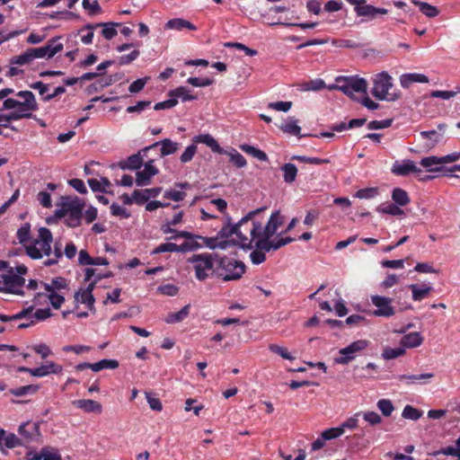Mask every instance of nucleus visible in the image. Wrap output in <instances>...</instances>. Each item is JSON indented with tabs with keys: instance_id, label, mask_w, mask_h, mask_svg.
Returning <instances> with one entry per match:
<instances>
[{
	"instance_id": "nucleus-1",
	"label": "nucleus",
	"mask_w": 460,
	"mask_h": 460,
	"mask_svg": "<svg viewBox=\"0 0 460 460\" xmlns=\"http://www.w3.org/2000/svg\"><path fill=\"white\" fill-rule=\"evenodd\" d=\"M17 97L23 99L22 102L13 98H6L3 102L2 111L13 110L8 114H0V122L10 123L12 120L22 119H31L32 111L38 110V103L35 96L31 91H20L16 93Z\"/></svg>"
},
{
	"instance_id": "nucleus-2",
	"label": "nucleus",
	"mask_w": 460,
	"mask_h": 460,
	"mask_svg": "<svg viewBox=\"0 0 460 460\" xmlns=\"http://www.w3.org/2000/svg\"><path fill=\"white\" fill-rule=\"evenodd\" d=\"M265 210V208L250 211L236 225L237 244L243 250H251L261 235V223L253 220L254 216Z\"/></svg>"
},
{
	"instance_id": "nucleus-3",
	"label": "nucleus",
	"mask_w": 460,
	"mask_h": 460,
	"mask_svg": "<svg viewBox=\"0 0 460 460\" xmlns=\"http://www.w3.org/2000/svg\"><path fill=\"white\" fill-rule=\"evenodd\" d=\"M217 260V253L203 252L193 254L188 261L193 266L195 278L199 281H205L208 278L216 277Z\"/></svg>"
},
{
	"instance_id": "nucleus-4",
	"label": "nucleus",
	"mask_w": 460,
	"mask_h": 460,
	"mask_svg": "<svg viewBox=\"0 0 460 460\" xmlns=\"http://www.w3.org/2000/svg\"><path fill=\"white\" fill-rule=\"evenodd\" d=\"M84 202L78 197H62L61 208L56 211L58 217H66V224L72 228L81 225Z\"/></svg>"
},
{
	"instance_id": "nucleus-5",
	"label": "nucleus",
	"mask_w": 460,
	"mask_h": 460,
	"mask_svg": "<svg viewBox=\"0 0 460 460\" xmlns=\"http://www.w3.org/2000/svg\"><path fill=\"white\" fill-rule=\"evenodd\" d=\"M245 270L246 266L242 261L218 254L216 278L224 282L239 280Z\"/></svg>"
},
{
	"instance_id": "nucleus-6",
	"label": "nucleus",
	"mask_w": 460,
	"mask_h": 460,
	"mask_svg": "<svg viewBox=\"0 0 460 460\" xmlns=\"http://www.w3.org/2000/svg\"><path fill=\"white\" fill-rule=\"evenodd\" d=\"M52 241L50 230L47 227H40L39 229V239L35 240L33 244L25 247L27 255L33 260L41 259L43 254L49 256Z\"/></svg>"
},
{
	"instance_id": "nucleus-7",
	"label": "nucleus",
	"mask_w": 460,
	"mask_h": 460,
	"mask_svg": "<svg viewBox=\"0 0 460 460\" xmlns=\"http://www.w3.org/2000/svg\"><path fill=\"white\" fill-rule=\"evenodd\" d=\"M336 83L330 89L339 90L353 100L354 93H367V83L364 78L340 76L336 79Z\"/></svg>"
},
{
	"instance_id": "nucleus-8",
	"label": "nucleus",
	"mask_w": 460,
	"mask_h": 460,
	"mask_svg": "<svg viewBox=\"0 0 460 460\" xmlns=\"http://www.w3.org/2000/svg\"><path fill=\"white\" fill-rule=\"evenodd\" d=\"M25 285V279L18 276L13 267L6 272L0 273V291L8 294L22 296V287Z\"/></svg>"
},
{
	"instance_id": "nucleus-9",
	"label": "nucleus",
	"mask_w": 460,
	"mask_h": 460,
	"mask_svg": "<svg viewBox=\"0 0 460 460\" xmlns=\"http://www.w3.org/2000/svg\"><path fill=\"white\" fill-rule=\"evenodd\" d=\"M369 343V341L367 340H358L351 342L347 347L339 350L341 357L335 358V363L341 365L349 364L358 353L365 350L368 347Z\"/></svg>"
},
{
	"instance_id": "nucleus-10",
	"label": "nucleus",
	"mask_w": 460,
	"mask_h": 460,
	"mask_svg": "<svg viewBox=\"0 0 460 460\" xmlns=\"http://www.w3.org/2000/svg\"><path fill=\"white\" fill-rule=\"evenodd\" d=\"M374 86L372 94L378 100H394L388 98V91L392 88V77L386 73L382 72L375 75L373 78Z\"/></svg>"
},
{
	"instance_id": "nucleus-11",
	"label": "nucleus",
	"mask_w": 460,
	"mask_h": 460,
	"mask_svg": "<svg viewBox=\"0 0 460 460\" xmlns=\"http://www.w3.org/2000/svg\"><path fill=\"white\" fill-rule=\"evenodd\" d=\"M371 302L376 307L373 312L375 316L388 318L395 314V308L392 305V298L375 295L371 296Z\"/></svg>"
},
{
	"instance_id": "nucleus-12",
	"label": "nucleus",
	"mask_w": 460,
	"mask_h": 460,
	"mask_svg": "<svg viewBox=\"0 0 460 460\" xmlns=\"http://www.w3.org/2000/svg\"><path fill=\"white\" fill-rule=\"evenodd\" d=\"M272 237L261 236L255 243V248L259 250H264L265 252L277 251L282 246H285L295 241L293 237H278L271 239Z\"/></svg>"
},
{
	"instance_id": "nucleus-13",
	"label": "nucleus",
	"mask_w": 460,
	"mask_h": 460,
	"mask_svg": "<svg viewBox=\"0 0 460 460\" xmlns=\"http://www.w3.org/2000/svg\"><path fill=\"white\" fill-rule=\"evenodd\" d=\"M18 433L23 445L37 441L40 437L39 424L28 421L19 427Z\"/></svg>"
},
{
	"instance_id": "nucleus-14",
	"label": "nucleus",
	"mask_w": 460,
	"mask_h": 460,
	"mask_svg": "<svg viewBox=\"0 0 460 460\" xmlns=\"http://www.w3.org/2000/svg\"><path fill=\"white\" fill-rule=\"evenodd\" d=\"M285 221V217L281 215L279 210L273 212L266 226L264 227L261 226V235L266 237H273V235L277 233L279 227H280Z\"/></svg>"
},
{
	"instance_id": "nucleus-15",
	"label": "nucleus",
	"mask_w": 460,
	"mask_h": 460,
	"mask_svg": "<svg viewBox=\"0 0 460 460\" xmlns=\"http://www.w3.org/2000/svg\"><path fill=\"white\" fill-rule=\"evenodd\" d=\"M159 146H161L160 155L162 157L167 156L169 155H172L180 148L179 143L172 142L169 138H164L161 141L155 142L148 146L144 147L142 149V152L145 155L146 153L149 152L150 150L157 148Z\"/></svg>"
},
{
	"instance_id": "nucleus-16",
	"label": "nucleus",
	"mask_w": 460,
	"mask_h": 460,
	"mask_svg": "<svg viewBox=\"0 0 460 460\" xmlns=\"http://www.w3.org/2000/svg\"><path fill=\"white\" fill-rule=\"evenodd\" d=\"M27 460H62L61 456L56 448L44 447L39 453L28 452L26 454Z\"/></svg>"
},
{
	"instance_id": "nucleus-17",
	"label": "nucleus",
	"mask_w": 460,
	"mask_h": 460,
	"mask_svg": "<svg viewBox=\"0 0 460 460\" xmlns=\"http://www.w3.org/2000/svg\"><path fill=\"white\" fill-rule=\"evenodd\" d=\"M154 160H149L142 171L137 172L136 183L137 186H145L150 182L151 177L158 173V169L153 165Z\"/></svg>"
},
{
	"instance_id": "nucleus-18",
	"label": "nucleus",
	"mask_w": 460,
	"mask_h": 460,
	"mask_svg": "<svg viewBox=\"0 0 460 460\" xmlns=\"http://www.w3.org/2000/svg\"><path fill=\"white\" fill-rule=\"evenodd\" d=\"M392 172L395 175L406 176L410 173L420 172V169H419L411 160H404L402 163L396 161L393 164Z\"/></svg>"
},
{
	"instance_id": "nucleus-19",
	"label": "nucleus",
	"mask_w": 460,
	"mask_h": 460,
	"mask_svg": "<svg viewBox=\"0 0 460 460\" xmlns=\"http://www.w3.org/2000/svg\"><path fill=\"white\" fill-rule=\"evenodd\" d=\"M146 154L147 153L144 155L141 149L138 153L131 155L126 160L120 161L119 166L122 170H137L142 166L144 157L146 156Z\"/></svg>"
},
{
	"instance_id": "nucleus-20",
	"label": "nucleus",
	"mask_w": 460,
	"mask_h": 460,
	"mask_svg": "<svg viewBox=\"0 0 460 460\" xmlns=\"http://www.w3.org/2000/svg\"><path fill=\"white\" fill-rule=\"evenodd\" d=\"M354 10L358 16H366L369 19L376 18L377 14H386L388 13V10L385 8L375 7L366 3L359 6H355Z\"/></svg>"
},
{
	"instance_id": "nucleus-21",
	"label": "nucleus",
	"mask_w": 460,
	"mask_h": 460,
	"mask_svg": "<svg viewBox=\"0 0 460 460\" xmlns=\"http://www.w3.org/2000/svg\"><path fill=\"white\" fill-rule=\"evenodd\" d=\"M73 404L78 408L83 410L88 413H97L100 414L102 411V406L100 402L91 400V399H81L73 402Z\"/></svg>"
},
{
	"instance_id": "nucleus-22",
	"label": "nucleus",
	"mask_w": 460,
	"mask_h": 460,
	"mask_svg": "<svg viewBox=\"0 0 460 460\" xmlns=\"http://www.w3.org/2000/svg\"><path fill=\"white\" fill-rule=\"evenodd\" d=\"M62 370V366L53 361H49L47 362L46 365H42L39 367L33 368L32 376L37 377H43L49 374H60Z\"/></svg>"
},
{
	"instance_id": "nucleus-23",
	"label": "nucleus",
	"mask_w": 460,
	"mask_h": 460,
	"mask_svg": "<svg viewBox=\"0 0 460 460\" xmlns=\"http://www.w3.org/2000/svg\"><path fill=\"white\" fill-rule=\"evenodd\" d=\"M298 119L295 117H288L284 123L279 126V128L284 132L299 138L306 137L307 135H301V128L297 125Z\"/></svg>"
},
{
	"instance_id": "nucleus-24",
	"label": "nucleus",
	"mask_w": 460,
	"mask_h": 460,
	"mask_svg": "<svg viewBox=\"0 0 460 460\" xmlns=\"http://www.w3.org/2000/svg\"><path fill=\"white\" fill-rule=\"evenodd\" d=\"M195 143H202L207 145L208 147L211 148V150L214 153L217 154H226V151L224 150L217 143V141L210 135L205 134V135H199L194 137Z\"/></svg>"
},
{
	"instance_id": "nucleus-25",
	"label": "nucleus",
	"mask_w": 460,
	"mask_h": 460,
	"mask_svg": "<svg viewBox=\"0 0 460 460\" xmlns=\"http://www.w3.org/2000/svg\"><path fill=\"white\" fill-rule=\"evenodd\" d=\"M165 29L168 30H175V31H182L184 29H188L190 31H196L197 27L191 23L190 22L181 19V18H175L169 20L165 25Z\"/></svg>"
},
{
	"instance_id": "nucleus-26",
	"label": "nucleus",
	"mask_w": 460,
	"mask_h": 460,
	"mask_svg": "<svg viewBox=\"0 0 460 460\" xmlns=\"http://www.w3.org/2000/svg\"><path fill=\"white\" fill-rule=\"evenodd\" d=\"M400 82L403 88H408L412 83L427 84L429 83V78L423 74L411 73L402 75Z\"/></svg>"
},
{
	"instance_id": "nucleus-27",
	"label": "nucleus",
	"mask_w": 460,
	"mask_h": 460,
	"mask_svg": "<svg viewBox=\"0 0 460 460\" xmlns=\"http://www.w3.org/2000/svg\"><path fill=\"white\" fill-rule=\"evenodd\" d=\"M190 249V245L187 243H183L181 245H178L173 243H165L158 245L155 250L154 253H162V252H186Z\"/></svg>"
},
{
	"instance_id": "nucleus-28",
	"label": "nucleus",
	"mask_w": 460,
	"mask_h": 460,
	"mask_svg": "<svg viewBox=\"0 0 460 460\" xmlns=\"http://www.w3.org/2000/svg\"><path fill=\"white\" fill-rule=\"evenodd\" d=\"M423 338L418 332H410L401 340V344L406 348H416L422 344Z\"/></svg>"
},
{
	"instance_id": "nucleus-29",
	"label": "nucleus",
	"mask_w": 460,
	"mask_h": 460,
	"mask_svg": "<svg viewBox=\"0 0 460 460\" xmlns=\"http://www.w3.org/2000/svg\"><path fill=\"white\" fill-rule=\"evenodd\" d=\"M411 3L418 6L420 11L427 17L429 18H434L438 15L439 10L434 6L429 4L426 2H421L419 0H411Z\"/></svg>"
},
{
	"instance_id": "nucleus-30",
	"label": "nucleus",
	"mask_w": 460,
	"mask_h": 460,
	"mask_svg": "<svg viewBox=\"0 0 460 460\" xmlns=\"http://www.w3.org/2000/svg\"><path fill=\"white\" fill-rule=\"evenodd\" d=\"M434 377L433 373H424L420 375H400L398 376V379L402 380H409L407 384H414V383H420V384H426L428 383V380Z\"/></svg>"
},
{
	"instance_id": "nucleus-31",
	"label": "nucleus",
	"mask_w": 460,
	"mask_h": 460,
	"mask_svg": "<svg viewBox=\"0 0 460 460\" xmlns=\"http://www.w3.org/2000/svg\"><path fill=\"white\" fill-rule=\"evenodd\" d=\"M168 95L176 100L180 98L182 102L194 101L197 99V96L190 93V90L185 86H179L174 90H171Z\"/></svg>"
},
{
	"instance_id": "nucleus-32",
	"label": "nucleus",
	"mask_w": 460,
	"mask_h": 460,
	"mask_svg": "<svg viewBox=\"0 0 460 460\" xmlns=\"http://www.w3.org/2000/svg\"><path fill=\"white\" fill-rule=\"evenodd\" d=\"M420 164L423 167L428 168L429 172H440L442 170V167H434V166L439 165V164H444L442 162L441 157L432 155V156H428V157L422 158L420 160Z\"/></svg>"
},
{
	"instance_id": "nucleus-33",
	"label": "nucleus",
	"mask_w": 460,
	"mask_h": 460,
	"mask_svg": "<svg viewBox=\"0 0 460 460\" xmlns=\"http://www.w3.org/2000/svg\"><path fill=\"white\" fill-rule=\"evenodd\" d=\"M409 288L412 292V299L414 301H421L426 298L432 290V288L429 286H424L423 288H420L416 284H411L409 286Z\"/></svg>"
},
{
	"instance_id": "nucleus-34",
	"label": "nucleus",
	"mask_w": 460,
	"mask_h": 460,
	"mask_svg": "<svg viewBox=\"0 0 460 460\" xmlns=\"http://www.w3.org/2000/svg\"><path fill=\"white\" fill-rule=\"evenodd\" d=\"M61 36H57L49 40H48L47 44L44 46L47 49L49 58H53L56 54L62 51L64 49L63 43L59 42Z\"/></svg>"
},
{
	"instance_id": "nucleus-35",
	"label": "nucleus",
	"mask_w": 460,
	"mask_h": 460,
	"mask_svg": "<svg viewBox=\"0 0 460 460\" xmlns=\"http://www.w3.org/2000/svg\"><path fill=\"white\" fill-rule=\"evenodd\" d=\"M190 314V305L183 306L179 312L169 313L165 318L167 323H175L183 321Z\"/></svg>"
},
{
	"instance_id": "nucleus-36",
	"label": "nucleus",
	"mask_w": 460,
	"mask_h": 460,
	"mask_svg": "<svg viewBox=\"0 0 460 460\" xmlns=\"http://www.w3.org/2000/svg\"><path fill=\"white\" fill-rule=\"evenodd\" d=\"M75 298L76 302H81L87 305L90 310L94 309V296L93 294H90L89 291L80 290L75 293Z\"/></svg>"
},
{
	"instance_id": "nucleus-37",
	"label": "nucleus",
	"mask_w": 460,
	"mask_h": 460,
	"mask_svg": "<svg viewBox=\"0 0 460 460\" xmlns=\"http://www.w3.org/2000/svg\"><path fill=\"white\" fill-rule=\"evenodd\" d=\"M392 199L396 205L401 207H404L410 203L408 193L401 188H394L393 190Z\"/></svg>"
},
{
	"instance_id": "nucleus-38",
	"label": "nucleus",
	"mask_w": 460,
	"mask_h": 460,
	"mask_svg": "<svg viewBox=\"0 0 460 460\" xmlns=\"http://www.w3.org/2000/svg\"><path fill=\"white\" fill-rule=\"evenodd\" d=\"M283 172V179L286 183H292L295 181L297 175V168L295 164L288 163L281 166Z\"/></svg>"
},
{
	"instance_id": "nucleus-39",
	"label": "nucleus",
	"mask_w": 460,
	"mask_h": 460,
	"mask_svg": "<svg viewBox=\"0 0 460 460\" xmlns=\"http://www.w3.org/2000/svg\"><path fill=\"white\" fill-rule=\"evenodd\" d=\"M239 147L244 153L257 158L260 161L264 162V161L268 160V155H266L265 152H263L252 146H250L248 144H243V145H240Z\"/></svg>"
},
{
	"instance_id": "nucleus-40",
	"label": "nucleus",
	"mask_w": 460,
	"mask_h": 460,
	"mask_svg": "<svg viewBox=\"0 0 460 460\" xmlns=\"http://www.w3.org/2000/svg\"><path fill=\"white\" fill-rule=\"evenodd\" d=\"M229 158L230 162L234 164L237 168H243L246 166L247 162L246 159L243 155H241L239 152H237L234 148H231L229 152L226 151V154Z\"/></svg>"
},
{
	"instance_id": "nucleus-41",
	"label": "nucleus",
	"mask_w": 460,
	"mask_h": 460,
	"mask_svg": "<svg viewBox=\"0 0 460 460\" xmlns=\"http://www.w3.org/2000/svg\"><path fill=\"white\" fill-rule=\"evenodd\" d=\"M420 136L423 139H429L430 141V143L427 145V146L429 148H432L438 145L442 138V134H438L436 130L421 131Z\"/></svg>"
},
{
	"instance_id": "nucleus-42",
	"label": "nucleus",
	"mask_w": 460,
	"mask_h": 460,
	"mask_svg": "<svg viewBox=\"0 0 460 460\" xmlns=\"http://www.w3.org/2000/svg\"><path fill=\"white\" fill-rule=\"evenodd\" d=\"M38 390H39L38 385H23V386H20L17 388L10 389L9 393L15 396L20 397V396H23V395L30 394H35Z\"/></svg>"
},
{
	"instance_id": "nucleus-43",
	"label": "nucleus",
	"mask_w": 460,
	"mask_h": 460,
	"mask_svg": "<svg viewBox=\"0 0 460 460\" xmlns=\"http://www.w3.org/2000/svg\"><path fill=\"white\" fill-rule=\"evenodd\" d=\"M31 62H32V58H31L29 49H27L24 53H22L19 56L12 57L9 59V63L12 66H13V65L24 66V65H29Z\"/></svg>"
},
{
	"instance_id": "nucleus-44",
	"label": "nucleus",
	"mask_w": 460,
	"mask_h": 460,
	"mask_svg": "<svg viewBox=\"0 0 460 460\" xmlns=\"http://www.w3.org/2000/svg\"><path fill=\"white\" fill-rule=\"evenodd\" d=\"M376 406L385 417H389L394 411L393 402L389 399H381L377 402Z\"/></svg>"
},
{
	"instance_id": "nucleus-45",
	"label": "nucleus",
	"mask_w": 460,
	"mask_h": 460,
	"mask_svg": "<svg viewBox=\"0 0 460 460\" xmlns=\"http://www.w3.org/2000/svg\"><path fill=\"white\" fill-rule=\"evenodd\" d=\"M360 415H362L365 421H367V423H369L372 426L377 425V424L381 423V421H382L381 416L378 413H376V411H365V412L358 411L356 413V416H360Z\"/></svg>"
},
{
	"instance_id": "nucleus-46",
	"label": "nucleus",
	"mask_w": 460,
	"mask_h": 460,
	"mask_svg": "<svg viewBox=\"0 0 460 460\" xmlns=\"http://www.w3.org/2000/svg\"><path fill=\"white\" fill-rule=\"evenodd\" d=\"M119 25L120 23L118 22H105L102 31V35L106 40L113 39L118 34L116 27Z\"/></svg>"
},
{
	"instance_id": "nucleus-47",
	"label": "nucleus",
	"mask_w": 460,
	"mask_h": 460,
	"mask_svg": "<svg viewBox=\"0 0 460 460\" xmlns=\"http://www.w3.org/2000/svg\"><path fill=\"white\" fill-rule=\"evenodd\" d=\"M402 416L404 419L417 420L422 416V411L411 405H406L402 410Z\"/></svg>"
},
{
	"instance_id": "nucleus-48",
	"label": "nucleus",
	"mask_w": 460,
	"mask_h": 460,
	"mask_svg": "<svg viewBox=\"0 0 460 460\" xmlns=\"http://www.w3.org/2000/svg\"><path fill=\"white\" fill-rule=\"evenodd\" d=\"M293 160H296L301 163H306L310 164H326L330 163L329 159L318 158V157H308L304 155H295L292 157Z\"/></svg>"
},
{
	"instance_id": "nucleus-49",
	"label": "nucleus",
	"mask_w": 460,
	"mask_h": 460,
	"mask_svg": "<svg viewBox=\"0 0 460 460\" xmlns=\"http://www.w3.org/2000/svg\"><path fill=\"white\" fill-rule=\"evenodd\" d=\"M16 235L20 243H25L28 242L31 236V225L29 223L23 224L18 229Z\"/></svg>"
},
{
	"instance_id": "nucleus-50",
	"label": "nucleus",
	"mask_w": 460,
	"mask_h": 460,
	"mask_svg": "<svg viewBox=\"0 0 460 460\" xmlns=\"http://www.w3.org/2000/svg\"><path fill=\"white\" fill-rule=\"evenodd\" d=\"M377 210L383 214L392 216H401L403 214V210L400 208L395 203H389L382 208H378Z\"/></svg>"
},
{
	"instance_id": "nucleus-51",
	"label": "nucleus",
	"mask_w": 460,
	"mask_h": 460,
	"mask_svg": "<svg viewBox=\"0 0 460 460\" xmlns=\"http://www.w3.org/2000/svg\"><path fill=\"white\" fill-rule=\"evenodd\" d=\"M269 349L272 353L278 354L285 359L293 360L295 358L285 347H281L277 344H270Z\"/></svg>"
},
{
	"instance_id": "nucleus-52",
	"label": "nucleus",
	"mask_w": 460,
	"mask_h": 460,
	"mask_svg": "<svg viewBox=\"0 0 460 460\" xmlns=\"http://www.w3.org/2000/svg\"><path fill=\"white\" fill-rule=\"evenodd\" d=\"M63 256L62 252V244L61 243H56L54 245V258H49L46 260L43 264L44 266H51L54 264H57L58 261V259H60Z\"/></svg>"
},
{
	"instance_id": "nucleus-53",
	"label": "nucleus",
	"mask_w": 460,
	"mask_h": 460,
	"mask_svg": "<svg viewBox=\"0 0 460 460\" xmlns=\"http://www.w3.org/2000/svg\"><path fill=\"white\" fill-rule=\"evenodd\" d=\"M118 79L117 75H108L105 77H102L98 81H96L94 84H93L91 86L94 87L95 90L98 89H103L104 87H107L111 84H112L114 82H116Z\"/></svg>"
},
{
	"instance_id": "nucleus-54",
	"label": "nucleus",
	"mask_w": 460,
	"mask_h": 460,
	"mask_svg": "<svg viewBox=\"0 0 460 460\" xmlns=\"http://www.w3.org/2000/svg\"><path fill=\"white\" fill-rule=\"evenodd\" d=\"M197 149L198 147L194 144H191L189 146H187L184 152L180 156L181 162L182 164L190 162L193 159L195 154L197 153Z\"/></svg>"
},
{
	"instance_id": "nucleus-55",
	"label": "nucleus",
	"mask_w": 460,
	"mask_h": 460,
	"mask_svg": "<svg viewBox=\"0 0 460 460\" xmlns=\"http://www.w3.org/2000/svg\"><path fill=\"white\" fill-rule=\"evenodd\" d=\"M83 7L88 11L90 15H94L102 12V8L97 0H83Z\"/></svg>"
},
{
	"instance_id": "nucleus-56",
	"label": "nucleus",
	"mask_w": 460,
	"mask_h": 460,
	"mask_svg": "<svg viewBox=\"0 0 460 460\" xmlns=\"http://www.w3.org/2000/svg\"><path fill=\"white\" fill-rule=\"evenodd\" d=\"M377 194H378L377 188H365V189L358 190L356 192L355 197H357L358 199H369L375 198Z\"/></svg>"
},
{
	"instance_id": "nucleus-57",
	"label": "nucleus",
	"mask_w": 460,
	"mask_h": 460,
	"mask_svg": "<svg viewBox=\"0 0 460 460\" xmlns=\"http://www.w3.org/2000/svg\"><path fill=\"white\" fill-rule=\"evenodd\" d=\"M187 83L195 87H206L209 86L214 83V80L208 77L206 78H198V77H189L187 79Z\"/></svg>"
},
{
	"instance_id": "nucleus-58",
	"label": "nucleus",
	"mask_w": 460,
	"mask_h": 460,
	"mask_svg": "<svg viewBox=\"0 0 460 460\" xmlns=\"http://www.w3.org/2000/svg\"><path fill=\"white\" fill-rule=\"evenodd\" d=\"M332 45L339 48L358 49L362 45L353 40H333Z\"/></svg>"
},
{
	"instance_id": "nucleus-59",
	"label": "nucleus",
	"mask_w": 460,
	"mask_h": 460,
	"mask_svg": "<svg viewBox=\"0 0 460 460\" xmlns=\"http://www.w3.org/2000/svg\"><path fill=\"white\" fill-rule=\"evenodd\" d=\"M343 432H344V429L341 427L331 428V429L324 430L322 433V438L324 440H330V439H333V438L341 437L343 434Z\"/></svg>"
},
{
	"instance_id": "nucleus-60",
	"label": "nucleus",
	"mask_w": 460,
	"mask_h": 460,
	"mask_svg": "<svg viewBox=\"0 0 460 460\" xmlns=\"http://www.w3.org/2000/svg\"><path fill=\"white\" fill-rule=\"evenodd\" d=\"M392 123V119H386L383 120H372L367 124V128L370 130L386 128L391 127Z\"/></svg>"
},
{
	"instance_id": "nucleus-61",
	"label": "nucleus",
	"mask_w": 460,
	"mask_h": 460,
	"mask_svg": "<svg viewBox=\"0 0 460 460\" xmlns=\"http://www.w3.org/2000/svg\"><path fill=\"white\" fill-rule=\"evenodd\" d=\"M4 444L8 448H13L18 446L23 445L21 438H18L13 433H10L7 436L3 438Z\"/></svg>"
},
{
	"instance_id": "nucleus-62",
	"label": "nucleus",
	"mask_w": 460,
	"mask_h": 460,
	"mask_svg": "<svg viewBox=\"0 0 460 460\" xmlns=\"http://www.w3.org/2000/svg\"><path fill=\"white\" fill-rule=\"evenodd\" d=\"M111 214L114 217H119L121 218H128L130 213L123 207L117 203H112L111 206Z\"/></svg>"
},
{
	"instance_id": "nucleus-63",
	"label": "nucleus",
	"mask_w": 460,
	"mask_h": 460,
	"mask_svg": "<svg viewBox=\"0 0 460 460\" xmlns=\"http://www.w3.org/2000/svg\"><path fill=\"white\" fill-rule=\"evenodd\" d=\"M404 352L405 350L402 348H386L383 352V358L385 359H394L403 355Z\"/></svg>"
},
{
	"instance_id": "nucleus-64",
	"label": "nucleus",
	"mask_w": 460,
	"mask_h": 460,
	"mask_svg": "<svg viewBox=\"0 0 460 460\" xmlns=\"http://www.w3.org/2000/svg\"><path fill=\"white\" fill-rule=\"evenodd\" d=\"M265 252L264 250H259L257 248L253 250L250 254L252 262L256 265L264 262L266 260Z\"/></svg>"
}]
</instances>
